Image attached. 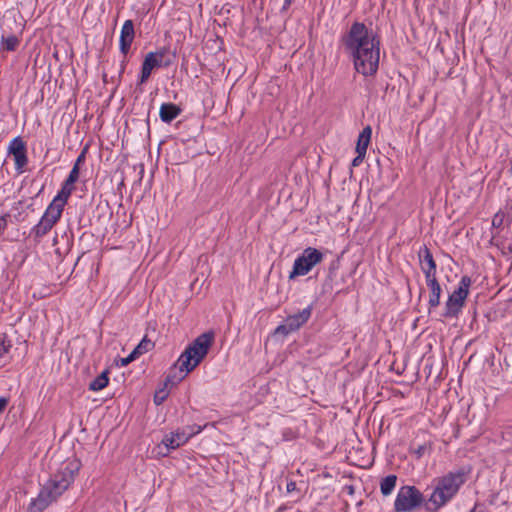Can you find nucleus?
Returning <instances> with one entry per match:
<instances>
[{
    "instance_id": "nucleus-1",
    "label": "nucleus",
    "mask_w": 512,
    "mask_h": 512,
    "mask_svg": "<svg viewBox=\"0 0 512 512\" xmlns=\"http://www.w3.org/2000/svg\"><path fill=\"white\" fill-rule=\"evenodd\" d=\"M345 51L353 59L358 73L370 76L377 72L380 59V42L363 23L355 22L342 38Z\"/></svg>"
},
{
    "instance_id": "nucleus-2",
    "label": "nucleus",
    "mask_w": 512,
    "mask_h": 512,
    "mask_svg": "<svg viewBox=\"0 0 512 512\" xmlns=\"http://www.w3.org/2000/svg\"><path fill=\"white\" fill-rule=\"evenodd\" d=\"M81 468V462L76 458L64 461L55 474L42 486L36 498L28 505V512H42L55 502L73 483Z\"/></svg>"
},
{
    "instance_id": "nucleus-3",
    "label": "nucleus",
    "mask_w": 512,
    "mask_h": 512,
    "mask_svg": "<svg viewBox=\"0 0 512 512\" xmlns=\"http://www.w3.org/2000/svg\"><path fill=\"white\" fill-rule=\"evenodd\" d=\"M213 340V332L199 335L180 355L167 376L166 383L175 385L194 370L208 354Z\"/></svg>"
},
{
    "instance_id": "nucleus-4",
    "label": "nucleus",
    "mask_w": 512,
    "mask_h": 512,
    "mask_svg": "<svg viewBox=\"0 0 512 512\" xmlns=\"http://www.w3.org/2000/svg\"><path fill=\"white\" fill-rule=\"evenodd\" d=\"M466 475L464 471L450 472L436 480L435 488L429 498V504L433 510L449 502L458 492L459 488L465 483Z\"/></svg>"
},
{
    "instance_id": "nucleus-5",
    "label": "nucleus",
    "mask_w": 512,
    "mask_h": 512,
    "mask_svg": "<svg viewBox=\"0 0 512 512\" xmlns=\"http://www.w3.org/2000/svg\"><path fill=\"white\" fill-rule=\"evenodd\" d=\"M323 258L324 254L316 248L304 249L302 254L295 259L289 278L293 279L308 274L313 267L322 262Z\"/></svg>"
},
{
    "instance_id": "nucleus-6",
    "label": "nucleus",
    "mask_w": 512,
    "mask_h": 512,
    "mask_svg": "<svg viewBox=\"0 0 512 512\" xmlns=\"http://www.w3.org/2000/svg\"><path fill=\"white\" fill-rule=\"evenodd\" d=\"M423 500V494L416 487L403 486L397 493L394 509L396 512H412Z\"/></svg>"
},
{
    "instance_id": "nucleus-7",
    "label": "nucleus",
    "mask_w": 512,
    "mask_h": 512,
    "mask_svg": "<svg viewBox=\"0 0 512 512\" xmlns=\"http://www.w3.org/2000/svg\"><path fill=\"white\" fill-rule=\"evenodd\" d=\"M471 286V278L463 276L459 282L458 288L448 297L445 305L446 317H455L464 306L465 300L469 294V287Z\"/></svg>"
},
{
    "instance_id": "nucleus-8",
    "label": "nucleus",
    "mask_w": 512,
    "mask_h": 512,
    "mask_svg": "<svg viewBox=\"0 0 512 512\" xmlns=\"http://www.w3.org/2000/svg\"><path fill=\"white\" fill-rule=\"evenodd\" d=\"M200 432V426H188L183 429H178L165 435L162 440V444L165 446L167 451L174 450L184 445L191 437Z\"/></svg>"
},
{
    "instance_id": "nucleus-9",
    "label": "nucleus",
    "mask_w": 512,
    "mask_h": 512,
    "mask_svg": "<svg viewBox=\"0 0 512 512\" xmlns=\"http://www.w3.org/2000/svg\"><path fill=\"white\" fill-rule=\"evenodd\" d=\"M312 307L308 306L304 308L302 311L289 315L283 324L279 325L276 328V333H281L283 335H288L291 332L298 330L301 326H303L311 317Z\"/></svg>"
},
{
    "instance_id": "nucleus-10",
    "label": "nucleus",
    "mask_w": 512,
    "mask_h": 512,
    "mask_svg": "<svg viewBox=\"0 0 512 512\" xmlns=\"http://www.w3.org/2000/svg\"><path fill=\"white\" fill-rule=\"evenodd\" d=\"M164 55H165L164 49L147 53V55L144 58V61L142 63V68H141V75H140V83L141 84L145 83L149 79L151 72L154 68L161 67L162 65L168 66L170 64L169 62L163 63Z\"/></svg>"
},
{
    "instance_id": "nucleus-11",
    "label": "nucleus",
    "mask_w": 512,
    "mask_h": 512,
    "mask_svg": "<svg viewBox=\"0 0 512 512\" xmlns=\"http://www.w3.org/2000/svg\"><path fill=\"white\" fill-rule=\"evenodd\" d=\"M67 200L68 198L60 194H57L47 207L42 217L49 221L50 223H52L53 225H55L62 215Z\"/></svg>"
},
{
    "instance_id": "nucleus-12",
    "label": "nucleus",
    "mask_w": 512,
    "mask_h": 512,
    "mask_svg": "<svg viewBox=\"0 0 512 512\" xmlns=\"http://www.w3.org/2000/svg\"><path fill=\"white\" fill-rule=\"evenodd\" d=\"M418 255L421 270L425 275V280L436 278V263L432 253L427 248V246L424 245L422 248H420Z\"/></svg>"
},
{
    "instance_id": "nucleus-13",
    "label": "nucleus",
    "mask_w": 512,
    "mask_h": 512,
    "mask_svg": "<svg viewBox=\"0 0 512 512\" xmlns=\"http://www.w3.org/2000/svg\"><path fill=\"white\" fill-rule=\"evenodd\" d=\"M134 36L135 31L133 21L126 20L122 25L119 39V48L124 56L129 52Z\"/></svg>"
},
{
    "instance_id": "nucleus-14",
    "label": "nucleus",
    "mask_w": 512,
    "mask_h": 512,
    "mask_svg": "<svg viewBox=\"0 0 512 512\" xmlns=\"http://www.w3.org/2000/svg\"><path fill=\"white\" fill-rule=\"evenodd\" d=\"M372 129L370 126L365 127L358 136L356 145L357 156L354 160H361L366 154V150L371 140Z\"/></svg>"
},
{
    "instance_id": "nucleus-15",
    "label": "nucleus",
    "mask_w": 512,
    "mask_h": 512,
    "mask_svg": "<svg viewBox=\"0 0 512 512\" xmlns=\"http://www.w3.org/2000/svg\"><path fill=\"white\" fill-rule=\"evenodd\" d=\"M79 178V162H76L74 167L69 173V176L65 180V182L62 185L61 190L58 192V194L69 198L74 190V184Z\"/></svg>"
},
{
    "instance_id": "nucleus-16",
    "label": "nucleus",
    "mask_w": 512,
    "mask_h": 512,
    "mask_svg": "<svg viewBox=\"0 0 512 512\" xmlns=\"http://www.w3.org/2000/svg\"><path fill=\"white\" fill-rule=\"evenodd\" d=\"M8 153L14 157V160H27L26 146L20 137H15L10 141L8 145Z\"/></svg>"
},
{
    "instance_id": "nucleus-17",
    "label": "nucleus",
    "mask_w": 512,
    "mask_h": 512,
    "mask_svg": "<svg viewBox=\"0 0 512 512\" xmlns=\"http://www.w3.org/2000/svg\"><path fill=\"white\" fill-rule=\"evenodd\" d=\"M181 113L180 107L174 103H163L159 110L160 119L165 123H170Z\"/></svg>"
},
{
    "instance_id": "nucleus-18",
    "label": "nucleus",
    "mask_w": 512,
    "mask_h": 512,
    "mask_svg": "<svg viewBox=\"0 0 512 512\" xmlns=\"http://www.w3.org/2000/svg\"><path fill=\"white\" fill-rule=\"evenodd\" d=\"M427 286L430 288L429 306L435 308L440 304L441 286L437 278L427 279Z\"/></svg>"
},
{
    "instance_id": "nucleus-19",
    "label": "nucleus",
    "mask_w": 512,
    "mask_h": 512,
    "mask_svg": "<svg viewBox=\"0 0 512 512\" xmlns=\"http://www.w3.org/2000/svg\"><path fill=\"white\" fill-rule=\"evenodd\" d=\"M54 225L44 219L43 217L40 219L37 225H35L32 229V234L35 239L40 240L44 235H46Z\"/></svg>"
},
{
    "instance_id": "nucleus-20",
    "label": "nucleus",
    "mask_w": 512,
    "mask_h": 512,
    "mask_svg": "<svg viewBox=\"0 0 512 512\" xmlns=\"http://www.w3.org/2000/svg\"><path fill=\"white\" fill-rule=\"evenodd\" d=\"M109 371H103L99 376H97L93 381L89 384V390L97 392L104 389L109 383L108 377Z\"/></svg>"
},
{
    "instance_id": "nucleus-21",
    "label": "nucleus",
    "mask_w": 512,
    "mask_h": 512,
    "mask_svg": "<svg viewBox=\"0 0 512 512\" xmlns=\"http://www.w3.org/2000/svg\"><path fill=\"white\" fill-rule=\"evenodd\" d=\"M396 482H397L396 475H388L385 478H383L380 483L381 493L384 496L390 495L392 493V491L395 489Z\"/></svg>"
},
{
    "instance_id": "nucleus-22",
    "label": "nucleus",
    "mask_w": 512,
    "mask_h": 512,
    "mask_svg": "<svg viewBox=\"0 0 512 512\" xmlns=\"http://www.w3.org/2000/svg\"><path fill=\"white\" fill-rule=\"evenodd\" d=\"M19 43V38L13 34L2 36L1 38L2 48L7 51H14L18 47Z\"/></svg>"
},
{
    "instance_id": "nucleus-23",
    "label": "nucleus",
    "mask_w": 512,
    "mask_h": 512,
    "mask_svg": "<svg viewBox=\"0 0 512 512\" xmlns=\"http://www.w3.org/2000/svg\"><path fill=\"white\" fill-rule=\"evenodd\" d=\"M153 346H154L153 342L151 340H149L147 337H144L131 353L137 359L142 354L150 351L153 348Z\"/></svg>"
},
{
    "instance_id": "nucleus-24",
    "label": "nucleus",
    "mask_w": 512,
    "mask_h": 512,
    "mask_svg": "<svg viewBox=\"0 0 512 512\" xmlns=\"http://www.w3.org/2000/svg\"><path fill=\"white\" fill-rule=\"evenodd\" d=\"M11 342L5 335L0 336V359L3 358L11 349Z\"/></svg>"
},
{
    "instance_id": "nucleus-25",
    "label": "nucleus",
    "mask_w": 512,
    "mask_h": 512,
    "mask_svg": "<svg viewBox=\"0 0 512 512\" xmlns=\"http://www.w3.org/2000/svg\"><path fill=\"white\" fill-rule=\"evenodd\" d=\"M166 397H167V393L165 392V390H160V391L156 392V394L154 396L155 404L160 405L165 400Z\"/></svg>"
},
{
    "instance_id": "nucleus-26",
    "label": "nucleus",
    "mask_w": 512,
    "mask_h": 512,
    "mask_svg": "<svg viewBox=\"0 0 512 512\" xmlns=\"http://www.w3.org/2000/svg\"><path fill=\"white\" fill-rule=\"evenodd\" d=\"M26 164L27 162H14V165H15V171L17 174H21L25 171L26 169Z\"/></svg>"
},
{
    "instance_id": "nucleus-27",
    "label": "nucleus",
    "mask_w": 512,
    "mask_h": 512,
    "mask_svg": "<svg viewBox=\"0 0 512 512\" xmlns=\"http://www.w3.org/2000/svg\"><path fill=\"white\" fill-rule=\"evenodd\" d=\"M134 360H136L135 356L132 353H130L127 357L120 359V365L126 366Z\"/></svg>"
},
{
    "instance_id": "nucleus-28",
    "label": "nucleus",
    "mask_w": 512,
    "mask_h": 512,
    "mask_svg": "<svg viewBox=\"0 0 512 512\" xmlns=\"http://www.w3.org/2000/svg\"><path fill=\"white\" fill-rule=\"evenodd\" d=\"M9 400H10L9 397H5V396L0 397V414H2L5 411L8 403H9Z\"/></svg>"
},
{
    "instance_id": "nucleus-29",
    "label": "nucleus",
    "mask_w": 512,
    "mask_h": 512,
    "mask_svg": "<svg viewBox=\"0 0 512 512\" xmlns=\"http://www.w3.org/2000/svg\"><path fill=\"white\" fill-rule=\"evenodd\" d=\"M297 489V485H296V482L294 481H289L286 485V490L288 493H292L294 491H296Z\"/></svg>"
},
{
    "instance_id": "nucleus-30",
    "label": "nucleus",
    "mask_w": 512,
    "mask_h": 512,
    "mask_svg": "<svg viewBox=\"0 0 512 512\" xmlns=\"http://www.w3.org/2000/svg\"><path fill=\"white\" fill-rule=\"evenodd\" d=\"M7 227V219L4 216H0V235Z\"/></svg>"
},
{
    "instance_id": "nucleus-31",
    "label": "nucleus",
    "mask_w": 512,
    "mask_h": 512,
    "mask_svg": "<svg viewBox=\"0 0 512 512\" xmlns=\"http://www.w3.org/2000/svg\"><path fill=\"white\" fill-rule=\"evenodd\" d=\"M501 224H502V217H500L498 214L495 215L493 220H492V225L498 227Z\"/></svg>"
},
{
    "instance_id": "nucleus-32",
    "label": "nucleus",
    "mask_w": 512,
    "mask_h": 512,
    "mask_svg": "<svg viewBox=\"0 0 512 512\" xmlns=\"http://www.w3.org/2000/svg\"><path fill=\"white\" fill-rule=\"evenodd\" d=\"M424 450H425V447L424 446H420L417 450H416V454L418 457H421L424 453Z\"/></svg>"
},
{
    "instance_id": "nucleus-33",
    "label": "nucleus",
    "mask_w": 512,
    "mask_h": 512,
    "mask_svg": "<svg viewBox=\"0 0 512 512\" xmlns=\"http://www.w3.org/2000/svg\"><path fill=\"white\" fill-rule=\"evenodd\" d=\"M85 154H86V148L83 149V151L79 154V156L77 157L76 160L77 161L84 160Z\"/></svg>"
},
{
    "instance_id": "nucleus-34",
    "label": "nucleus",
    "mask_w": 512,
    "mask_h": 512,
    "mask_svg": "<svg viewBox=\"0 0 512 512\" xmlns=\"http://www.w3.org/2000/svg\"><path fill=\"white\" fill-rule=\"evenodd\" d=\"M150 164H151L150 171H151V173H153V172H154V170H155V169H156V167H157V163H156V162H155V163H154V162H150Z\"/></svg>"
},
{
    "instance_id": "nucleus-35",
    "label": "nucleus",
    "mask_w": 512,
    "mask_h": 512,
    "mask_svg": "<svg viewBox=\"0 0 512 512\" xmlns=\"http://www.w3.org/2000/svg\"><path fill=\"white\" fill-rule=\"evenodd\" d=\"M293 2V0H285L284 2V7H289L291 5V3Z\"/></svg>"
},
{
    "instance_id": "nucleus-36",
    "label": "nucleus",
    "mask_w": 512,
    "mask_h": 512,
    "mask_svg": "<svg viewBox=\"0 0 512 512\" xmlns=\"http://www.w3.org/2000/svg\"><path fill=\"white\" fill-rule=\"evenodd\" d=\"M138 168L140 170V173L142 174L143 171H144V164L141 162L139 165H138Z\"/></svg>"
},
{
    "instance_id": "nucleus-37",
    "label": "nucleus",
    "mask_w": 512,
    "mask_h": 512,
    "mask_svg": "<svg viewBox=\"0 0 512 512\" xmlns=\"http://www.w3.org/2000/svg\"><path fill=\"white\" fill-rule=\"evenodd\" d=\"M359 163H360V162L353 161V162H352V166H353V167H355V166H357Z\"/></svg>"
}]
</instances>
